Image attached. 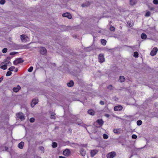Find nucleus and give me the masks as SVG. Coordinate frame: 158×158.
<instances>
[{
    "mask_svg": "<svg viewBox=\"0 0 158 158\" xmlns=\"http://www.w3.org/2000/svg\"><path fill=\"white\" fill-rule=\"evenodd\" d=\"M17 117L21 120H23L25 119V117L23 114L22 112H19L16 114Z\"/></svg>",
    "mask_w": 158,
    "mask_h": 158,
    "instance_id": "nucleus-2",
    "label": "nucleus"
},
{
    "mask_svg": "<svg viewBox=\"0 0 158 158\" xmlns=\"http://www.w3.org/2000/svg\"><path fill=\"white\" fill-rule=\"evenodd\" d=\"M110 30L111 31H114L115 30V28L114 27L111 26L110 28Z\"/></svg>",
    "mask_w": 158,
    "mask_h": 158,
    "instance_id": "nucleus-31",
    "label": "nucleus"
},
{
    "mask_svg": "<svg viewBox=\"0 0 158 158\" xmlns=\"http://www.w3.org/2000/svg\"><path fill=\"white\" fill-rule=\"evenodd\" d=\"M153 3L156 5L158 4V0H153Z\"/></svg>",
    "mask_w": 158,
    "mask_h": 158,
    "instance_id": "nucleus-36",
    "label": "nucleus"
},
{
    "mask_svg": "<svg viewBox=\"0 0 158 158\" xmlns=\"http://www.w3.org/2000/svg\"><path fill=\"white\" fill-rule=\"evenodd\" d=\"M43 152H44V149L43 147H40L39 148Z\"/></svg>",
    "mask_w": 158,
    "mask_h": 158,
    "instance_id": "nucleus-40",
    "label": "nucleus"
},
{
    "mask_svg": "<svg viewBox=\"0 0 158 158\" xmlns=\"http://www.w3.org/2000/svg\"><path fill=\"white\" fill-rule=\"evenodd\" d=\"M132 138L133 139H136L137 138V136L136 135L133 134L132 136Z\"/></svg>",
    "mask_w": 158,
    "mask_h": 158,
    "instance_id": "nucleus-37",
    "label": "nucleus"
},
{
    "mask_svg": "<svg viewBox=\"0 0 158 158\" xmlns=\"http://www.w3.org/2000/svg\"><path fill=\"white\" fill-rule=\"evenodd\" d=\"M127 47L129 48H132V47L130 46H127Z\"/></svg>",
    "mask_w": 158,
    "mask_h": 158,
    "instance_id": "nucleus-53",
    "label": "nucleus"
},
{
    "mask_svg": "<svg viewBox=\"0 0 158 158\" xmlns=\"http://www.w3.org/2000/svg\"><path fill=\"white\" fill-rule=\"evenodd\" d=\"M80 152L81 155L82 156H85V151L83 149H82L80 151Z\"/></svg>",
    "mask_w": 158,
    "mask_h": 158,
    "instance_id": "nucleus-19",
    "label": "nucleus"
},
{
    "mask_svg": "<svg viewBox=\"0 0 158 158\" xmlns=\"http://www.w3.org/2000/svg\"><path fill=\"white\" fill-rule=\"evenodd\" d=\"M18 69H16L15 70V72H17L18 71Z\"/></svg>",
    "mask_w": 158,
    "mask_h": 158,
    "instance_id": "nucleus-50",
    "label": "nucleus"
},
{
    "mask_svg": "<svg viewBox=\"0 0 158 158\" xmlns=\"http://www.w3.org/2000/svg\"><path fill=\"white\" fill-rule=\"evenodd\" d=\"M138 55L139 54L137 52H135L134 53V56L136 58L138 57Z\"/></svg>",
    "mask_w": 158,
    "mask_h": 158,
    "instance_id": "nucleus-27",
    "label": "nucleus"
},
{
    "mask_svg": "<svg viewBox=\"0 0 158 158\" xmlns=\"http://www.w3.org/2000/svg\"><path fill=\"white\" fill-rule=\"evenodd\" d=\"M7 51V49L6 48H3L2 50V52L3 53H6Z\"/></svg>",
    "mask_w": 158,
    "mask_h": 158,
    "instance_id": "nucleus-30",
    "label": "nucleus"
},
{
    "mask_svg": "<svg viewBox=\"0 0 158 158\" xmlns=\"http://www.w3.org/2000/svg\"><path fill=\"white\" fill-rule=\"evenodd\" d=\"M150 12L149 11H148L146 13L145 16L146 17H149L150 15Z\"/></svg>",
    "mask_w": 158,
    "mask_h": 158,
    "instance_id": "nucleus-26",
    "label": "nucleus"
},
{
    "mask_svg": "<svg viewBox=\"0 0 158 158\" xmlns=\"http://www.w3.org/2000/svg\"><path fill=\"white\" fill-rule=\"evenodd\" d=\"M103 136L104 139H107L108 138V136L106 134H104Z\"/></svg>",
    "mask_w": 158,
    "mask_h": 158,
    "instance_id": "nucleus-34",
    "label": "nucleus"
},
{
    "mask_svg": "<svg viewBox=\"0 0 158 158\" xmlns=\"http://www.w3.org/2000/svg\"><path fill=\"white\" fill-rule=\"evenodd\" d=\"M20 39L23 42H25L27 40H29L28 37L24 35H20Z\"/></svg>",
    "mask_w": 158,
    "mask_h": 158,
    "instance_id": "nucleus-6",
    "label": "nucleus"
},
{
    "mask_svg": "<svg viewBox=\"0 0 158 158\" xmlns=\"http://www.w3.org/2000/svg\"><path fill=\"white\" fill-rule=\"evenodd\" d=\"M137 2L136 0H130V3L131 5H134Z\"/></svg>",
    "mask_w": 158,
    "mask_h": 158,
    "instance_id": "nucleus-21",
    "label": "nucleus"
},
{
    "mask_svg": "<svg viewBox=\"0 0 158 158\" xmlns=\"http://www.w3.org/2000/svg\"><path fill=\"white\" fill-rule=\"evenodd\" d=\"M63 154L65 156H68L70 154V151L69 149H66L63 151Z\"/></svg>",
    "mask_w": 158,
    "mask_h": 158,
    "instance_id": "nucleus-10",
    "label": "nucleus"
},
{
    "mask_svg": "<svg viewBox=\"0 0 158 158\" xmlns=\"http://www.w3.org/2000/svg\"><path fill=\"white\" fill-rule=\"evenodd\" d=\"M63 17H65L68 18L69 19L72 18V16L70 14L68 13H65L63 14L62 15Z\"/></svg>",
    "mask_w": 158,
    "mask_h": 158,
    "instance_id": "nucleus-12",
    "label": "nucleus"
},
{
    "mask_svg": "<svg viewBox=\"0 0 158 158\" xmlns=\"http://www.w3.org/2000/svg\"><path fill=\"white\" fill-rule=\"evenodd\" d=\"M101 42L102 45H105L106 44V41L103 39H102L101 40Z\"/></svg>",
    "mask_w": 158,
    "mask_h": 158,
    "instance_id": "nucleus-22",
    "label": "nucleus"
},
{
    "mask_svg": "<svg viewBox=\"0 0 158 158\" xmlns=\"http://www.w3.org/2000/svg\"><path fill=\"white\" fill-rule=\"evenodd\" d=\"M116 156V153L114 152L108 153L106 156L107 158H113Z\"/></svg>",
    "mask_w": 158,
    "mask_h": 158,
    "instance_id": "nucleus-5",
    "label": "nucleus"
},
{
    "mask_svg": "<svg viewBox=\"0 0 158 158\" xmlns=\"http://www.w3.org/2000/svg\"><path fill=\"white\" fill-rule=\"evenodd\" d=\"M74 83L73 81H70L67 83V85L68 87H71L73 86Z\"/></svg>",
    "mask_w": 158,
    "mask_h": 158,
    "instance_id": "nucleus-16",
    "label": "nucleus"
},
{
    "mask_svg": "<svg viewBox=\"0 0 158 158\" xmlns=\"http://www.w3.org/2000/svg\"><path fill=\"white\" fill-rule=\"evenodd\" d=\"M5 0H1L0 1V4L3 5L5 3Z\"/></svg>",
    "mask_w": 158,
    "mask_h": 158,
    "instance_id": "nucleus-35",
    "label": "nucleus"
},
{
    "mask_svg": "<svg viewBox=\"0 0 158 158\" xmlns=\"http://www.w3.org/2000/svg\"><path fill=\"white\" fill-rule=\"evenodd\" d=\"M16 53H17V52H10V55H15V54H16Z\"/></svg>",
    "mask_w": 158,
    "mask_h": 158,
    "instance_id": "nucleus-42",
    "label": "nucleus"
},
{
    "mask_svg": "<svg viewBox=\"0 0 158 158\" xmlns=\"http://www.w3.org/2000/svg\"><path fill=\"white\" fill-rule=\"evenodd\" d=\"M51 118L52 119H55V117L54 115H52L51 116Z\"/></svg>",
    "mask_w": 158,
    "mask_h": 158,
    "instance_id": "nucleus-43",
    "label": "nucleus"
},
{
    "mask_svg": "<svg viewBox=\"0 0 158 158\" xmlns=\"http://www.w3.org/2000/svg\"><path fill=\"white\" fill-rule=\"evenodd\" d=\"M98 59L100 63H102L105 61L104 56L102 54H100L98 55Z\"/></svg>",
    "mask_w": 158,
    "mask_h": 158,
    "instance_id": "nucleus-1",
    "label": "nucleus"
},
{
    "mask_svg": "<svg viewBox=\"0 0 158 158\" xmlns=\"http://www.w3.org/2000/svg\"><path fill=\"white\" fill-rule=\"evenodd\" d=\"M153 9H154V8H152V7L151 8V9H150V10H152Z\"/></svg>",
    "mask_w": 158,
    "mask_h": 158,
    "instance_id": "nucleus-51",
    "label": "nucleus"
},
{
    "mask_svg": "<svg viewBox=\"0 0 158 158\" xmlns=\"http://www.w3.org/2000/svg\"><path fill=\"white\" fill-rule=\"evenodd\" d=\"M4 62L6 64H10L11 62L10 61L8 60L7 59L5 60Z\"/></svg>",
    "mask_w": 158,
    "mask_h": 158,
    "instance_id": "nucleus-38",
    "label": "nucleus"
},
{
    "mask_svg": "<svg viewBox=\"0 0 158 158\" xmlns=\"http://www.w3.org/2000/svg\"><path fill=\"white\" fill-rule=\"evenodd\" d=\"M137 124L138 125L140 126L142 124V121L141 120H138L137 122Z\"/></svg>",
    "mask_w": 158,
    "mask_h": 158,
    "instance_id": "nucleus-28",
    "label": "nucleus"
},
{
    "mask_svg": "<svg viewBox=\"0 0 158 158\" xmlns=\"http://www.w3.org/2000/svg\"><path fill=\"white\" fill-rule=\"evenodd\" d=\"M40 52L42 55H45L47 52L46 49L44 47L41 48L40 50Z\"/></svg>",
    "mask_w": 158,
    "mask_h": 158,
    "instance_id": "nucleus-8",
    "label": "nucleus"
},
{
    "mask_svg": "<svg viewBox=\"0 0 158 158\" xmlns=\"http://www.w3.org/2000/svg\"><path fill=\"white\" fill-rule=\"evenodd\" d=\"M96 122L98 123L100 126H102L103 124V121L101 119H99L97 120Z\"/></svg>",
    "mask_w": 158,
    "mask_h": 158,
    "instance_id": "nucleus-15",
    "label": "nucleus"
},
{
    "mask_svg": "<svg viewBox=\"0 0 158 158\" xmlns=\"http://www.w3.org/2000/svg\"><path fill=\"white\" fill-rule=\"evenodd\" d=\"M15 68V67L14 66H11L8 69V70L10 71H13Z\"/></svg>",
    "mask_w": 158,
    "mask_h": 158,
    "instance_id": "nucleus-32",
    "label": "nucleus"
},
{
    "mask_svg": "<svg viewBox=\"0 0 158 158\" xmlns=\"http://www.w3.org/2000/svg\"><path fill=\"white\" fill-rule=\"evenodd\" d=\"M141 38L142 39H145L147 38V35L145 33H142L141 35Z\"/></svg>",
    "mask_w": 158,
    "mask_h": 158,
    "instance_id": "nucleus-24",
    "label": "nucleus"
},
{
    "mask_svg": "<svg viewBox=\"0 0 158 158\" xmlns=\"http://www.w3.org/2000/svg\"><path fill=\"white\" fill-rule=\"evenodd\" d=\"M0 68L2 69L3 70L6 69L7 68V64H5L1 66Z\"/></svg>",
    "mask_w": 158,
    "mask_h": 158,
    "instance_id": "nucleus-23",
    "label": "nucleus"
},
{
    "mask_svg": "<svg viewBox=\"0 0 158 158\" xmlns=\"http://www.w3.org/2000/svg\"><path fill=\"white\" fill-rule=\"evenodd\" d=\"M57 146V143L56 142H54L52 143V146L53 148H55Z\"/></svg>",
    "mask_w": 158,
    "mask_h": 158,
    "instance_id": "nucleus-25",
    "label": "nucleus"
},
{
    "mask_svg": "<svg viewBox=\"0 0 158 158\" xmlns=\"http://www.w3.org/2000/svg\"><path fill=\"white\" fill-rule=\"evenodd\" d=\"M33 67L32 66H31L29 69H28V71L29 72H31L33 70Z\"/></svg>",
    "mask_w": 158,
    "mask_h": 158,
    "instance_id": "nucleus-33",
    "label": "nucleus"
},
{
    "mask_svg": "<svg viewBox=\"0 0 158 158\" xmlns=\"http://www.w3.org/2000/svg\"><path fill=\"white\" fill-rule=\"evenodd\" d=\"M3 79V77H2L0 78V80H1L2 81Z\"/></svg>",
    "mask_w": 158,
    "mask_h": 158,
    "instance_id": "nucleus-47",
    "label": "nucleus"
},
{
    "mask_svg": "<svg viewBox=\"0 0 158 158\" xmlns=\"http://www.w3.org/2000/svg\"><path fill=\"white\" fill-rule=\"evenodd\" d=\"M2 81L0 80V83Z\"/></svg>",
    "mask_w": 158,
    "mask_h": 158,
    "instance_id": "nucleus-54",
    "label": "nucleus"
},
{
    "mask_svg": "<svg viewBox=\"0 0 158 158\" xmlns=\"http://www.w3.org/2000/svg\"><path fill=\"white\" fill-rule=\"evenodd\" d=\"M21 87L19 85H17L16 87H14L13 89V91L15 92H17L20 89Z\"/></svg>",
    "mask_w": 158,
    "mask_h": 158,
    "instance_id": "nucleus-13",
    "label": "nucleus"
},
{
    "mask_svg": "<svg viewBox=\"0 0 158 158\" xmlns=\"http://www.w3.org/2000/svg\"><path fill=\"white\" fill-rule=\"evenodd\" d=\"M119 80L121 82H122L125 81V79L123 76H121L119 77Z\"/></svg>",
    "mask_w": 158,
    "mask_h": 158,
    "instance_id": "nucleus-17",
    "label": "nucleus"
},
{
    "mask_svg": "<svg viewBox=\"0 0 158 158\" xmlns=\"http://www.w3.org/2000/svg\"><path fill=\"white\" fill-rule=\"evenodd\" d=\"M158 51V49L156 47L153 48L150 53V55L152 56L155 55Z\"/></svg>",
    "mask_w": 158,
    "mask_h": 158,
    "instance_id": "nucleus-4",
    "label": "nucleus"
},
{
    "mask_svg": "<svg viewBox=\"0 0 158 158\" xmlns=\"http://www.w3.org/2000/svg\"><path fill=\"white\" fill-rule=\"evenodd\" d=\"M59 158H65V157L62 156H60Z\"/></svg>",
    "mask_w": 158,
    "mask_h": 158,
    "instance_id": "nucleus-49",
    "label": "nucleus"
},
{
    "mask_svg": "<svg viewBox=\"0 0 158 158\" xmlns=\"http://www.w3.org/2000/svg\"><path fill=\"white\" fill-rule=\"evenodd\" d=\"M82 7H84V6H84V4H82Z\"/></svg>",
    "mask_w": 158,
    "mask_h": 158,
    "instance_id": "nucleus-52",
    "label": "nucleus"
},
{
    "mask_svg": "<svg viewBox=\"0 0 158 158\" xmlns=\"http://www.w3.org/2000/svg\"><path fill=\"white\" fill-rule=\"evenodd\" d=\"M35 121V118H31L30 119V121L31 123L34 122Z\"/></svg>",
    "mask_w": 158,
    "mask_h": 158,
    "instance_id": "nucleus-39",
    "label": "nucleus"
},
{
    "mask_svg": "<svg viewBox=\"0 0 158 158\" xmlns=\"http://www.w3.org/2000/svg\"><path fill=\"white\" fill-rule=\"evenodd\" d=\"M105 116L107 117H109L110 116L109 115V114H106L105 115Z\"/></svg>",
    "mask_w": 158,
    "mask_h": 158,
    "instance_id": "nucleus-45",
    "label": "nucleus"
},
{
    "mask_svg": "<svg viewBox=\"0 0 158 158\" xmlns=\"http://www.w3.org/2000/svg\"><path fill=\"white\" fill-rule=\"evenodd\" d=\"M38 102V100L37 98H35L33 99L31 104V106L32 107H33L34 106L37 104Z\"/></svg>",
    "mask_w": 158,
    "mask_h": 158,
    "instance_id": "nucleus-7",
    "label": "nucleus"
},
{
    "mask_svg": "<svg viewBox=\"0 0 158 158\" xmlns=\"http://www.w3.org/2000/svg\"><path fill=\"white\" fill-rule=\"evenodd\" d=\"M12 74V73L10 71H8L6 74V76H9L11 75Z\"/></svg>",
    "mask_w": 158,
    "mask_h": 158,
    "instance_id": "nucleus-29",
    "label": "nucleus"
},
{
    "mask_svg": "<svg viewBox=\"0 0 158 158\" xmlns=\"http://www.w3.org/2000/svg\"><path fill=\"white\" fill-rule=\"evenodd\" d=\"M88 113L92 115H93L94 114V111L92 109H90L88 110Z\"/></svg>",
    "mask_w": 158,
    "mask_h": 158,
    "instance_id": "nucleus-18",
    "label": "nucleus"
},
{
    "mask_svg": "<svg viewBox=\"0 0 158 158\" xmlns=\"http://www.w3.org/2000/svg\"><path fill=\"white\" fill-rule=\"evenodd\" d=\"M98 152V151L97 150L95 149L91 151L90 155L92 157L94 156Z\"/></svg>",
    "mask_w": 158,
    "mask_h": 158,
    "instance_id": "nucleus-11",
    "label": "nucleus"
},
{
    "mask_svg": "<svg viewBox=\"0 0 158 158\" xmlns=\"http://www.w3.org/2000/svg\"><path fill=\"white\" fill-rule=\"evenodd\" d=\"M107 88L110 90H112V86L111 85H110L108 86Z\"/></svg>",
    "mask_w": 158,
    "mask_h": 158,
    "instance_id": "nucleus-41",
    "label": "nucleus"
},
{
    "mask_svg": "<svg viewBox=\"0 0 158 158\" xmlns=\"http://www.w3.org/2000/svg\"><path fill=\"white\" fill-rule=\"evenodd\" d=\"M121 130L120 129H114L113 130V132L114 133L119 134L120 133Z\"/></svg>",
    "mask_w": 158,
    "mask_h": 158,
    "instance_id": "nucleus-20",
    "label": "nucleus"
},
{
    "mask_svg": "<svg viewBox=\"0 0 158 158\" xmlns=\"http://www.w3.org/2000/svg\"><path fill=\"white\" fill-rule=\"evenodd\" d=\"M23 60L22 58H19L15 60L13 62V64L15 65H17L18 64L23 63Z\"/></svg>",
    "mask_w": 158,
    "mask_h": 158,
    "instance_id": "nucleus-3",
    "label": "nucleus"
},
{
    "mask_svg": "<svg viewBox=\"0 0 158 158\" xmlns=\"http://www.w3.org/2000/svg\"><path fill=\"white\" fill-rule=\"evenodd\" d=\"M123 108V106L121 105H118L115 106L114 108V110L115 111L121 110Z\"/></svg>",
    "mask_w": 158,
    "mask_h": 158,
    "instance_id": "nucleus-9",
    "label": "nucleus"
},
{
    "mask_svg": "<svg viewBox=\"0 0 158 158\" xmlns=\"http://www.w3.org/2000/svg\"><path fill=\"white\" fill-rule=\"evenodd\" d=\"M24 145V143L23 142H21L18 144V147L20 149H22L23 148Z\"/></svg>",
    "mask_w": 158,
    "mask_h": 158,
    "instance_id": "nucleus-14",
    "label": "nucleus"
},
{
    "mask_svg": "<svg viewBox=\"0 0 158 158\" xmlns=\"http://www.w3.org/2000/svg\"><path fill=\"white\" fill-rule=\"evenodd\" d=\"M100 103L101 105H103L104 104V102L103 101H100Z\"/></svg>",
    "mask_w": 158,
    "mask_h": 158,
    "instance_id": "nucleus-44",
    "label": "nucleus"
},
{
    "mask_svg": "<svg viewBox=\"0 0 158 158\" xmlns=\"http://www.w3.org/2000/svg\"><path fill=\"white\" fill-rule=\"evenodd\" d=\"M3 79V77H2L0 78V80H1L2 81Z\"/></svg>",
    "mask_w": 158,
    "mask_h": 158,
    "instance_id": "nucleus-48",
    "label": "nucleus"
},
{
    "mask_svg": "<svg viewBox=\"0 0 158 158\" xmlns=\"http://www.w3.org/2000/svg\"><path fill=\"white\" fill-rule=\"evenodd\" d=\"M27 45H24L23 47V48H27Z\"/></svg>",
    "mask_w": 158,
    "mask_h": 158,
    "instance_id": "nucleus-46",
    "label": "nucleus"
}]
</instances>
